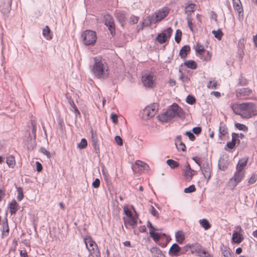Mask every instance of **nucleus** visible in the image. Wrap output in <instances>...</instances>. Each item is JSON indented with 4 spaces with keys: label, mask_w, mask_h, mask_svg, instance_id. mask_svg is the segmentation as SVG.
<instances>
[{
    "label": "nucleus",
    "mask_w": 257,
    "mask_h": 257,
    "mask_svg": "<svg viewBox=\"0 0 257 257\" xmlns=\"http://www.w3.org/2000/svg\"><path fill=\"white\" fill-rule=\"evenodd\" d=\"M233 112L243 118H249L256 115V106L252 102H244L240 104L234 103L231 105Z\"/></svg>",
    "instance_id": "f257e3e1"
},
{
    "label": "nucleus",
    "mask_w": 257,
    "mask_h": 257,
    "mask_svg": "<svg viewBox=\"0 0 257 257\" xmlns=\"http://www.w3.org/2000/svg\"><path fill=\"white\" fill-rule=\"evenodd\" d=\"M94 63L91 67L93 74L98 79H105L109 74V69L107 63L101 57L93 58Z\"/></svg>",
    "instance_id": "f03ea898"
},
{
    "label": "nucleus",
    "mask_w": 257,
    "mask_h": 257,
    "mask_svg": "<svg viewBox=\"0 0 257 257\" xmlns=\"http://www.w3.org/2000/svg\"><path fill=\"white\" fill-rule=\"evenodd\" d=\"M183 115V109L177 103H174L165 112L160 114L158 118L162 122H167L176 116L181 117Z\"/></svg>",
    "instance_id": "7ed1b4c3"
},
{
    "label": "nucleus",
    "mask_w": 257,
    "mask_h": 257,
    "mask_svg": "<svg viewBox=\"0 0 257 257\" xmlns=\"http://www.w3.org/2000/svg\"><path fill=\"white\" fill-rule=\"evenodd\" d=\"M123 210L125 216L123 217L124 224L126 228L131 226L132 228L135 229L137 225L138 222V215L136 211L132 210L127 206H124Z\"/></svg>",
    "instance_id": "20e7f679"
},
{
    "label": "nucleus",
    "mask_w": 257,
    "mask_h": 257,
    "mask_svg": "<svg viewBox=\"0 0 257 257\" xmlns=\"http://www.w3.org/2000/svg\"><path fill=\"white\" fill-rule=\"evenodd\" d=\"M83 240L89 252L88 257H101L98 246L90 236H85L83 238Z\"/></svg>",
    "instance_id": "39448f33"
},
{
    "label": "nucleus",
    "mask_w": 257,
    "mask_h": 257,
    "mask_svg": "<svg viewBox=\"0 0 257 257\" xmlns=\"http://www.w3.org/2000/svg\"><path fill=\"white\" fill-rule=\"evenodd\" d=\"M143 85L148 88H153L156 86L157 76L155 72L149 71L144 73L141 78Z\"/></svg>",
    "instance_id": "423d86ee"
},
{
    "label": "nucleus",
    "mask_w": 257,
    "mask_h": 257,
    "mask_svg": "<svg viewBox=\"0 0 257 257\" xmlns=\"http://www.w3.org/2000/svg\"><path fill=\"white\" fill-rule=\"evenodd\" d=\"M82 37L86 45H94L97 39L95 32L91 30H87L84 32Z\"/></svg>",
    "instance_id": "0eeeda50"
},
{
    "label": "nucleus",
    "mask_w": 257,
    "mask_h": 257,
    "mask_svg": "<svg viewBox=\"0 0 257 257\" xmlns=\"http://www.w3.org/2000/svg\"><path fill=\"white\" fill-rule=\"evenodd\" d=\"M245 172L235 171L233 176L228 181V186L232 189H234L237 184L244 178Z\"/></svg>",
    "instance_id": "6e6552de"
},
{
    "label": "nucleus",
    "mask_w": 257,
    "mask_h": 257,
    "mask_svg": "<svg viewBox=\"0 0 257 257\" xmlns=\"http://www.w3.org/2000/svg\"><path fill=\"white\" fill-rule=\"evenodd\" d=\"M157 111L156 105L155 104H151L143 109L142 117L144 119H148L154 116Z\"/></svg>",
    "instance_id": "1a4fd4ad"
},
{
    "label": "nucleus",
    "mask_w": 257,
    "mask_h": 257,
    "mask_svg": "<svg viewBox=\"0 0 257 257\" xmlns=\"http://www.w3.org/2000/svg\"><path fill=\"white\" fill-rule=\"evenodd\" d=\"M186 247L190 249L192 253H196L200 256H205L206 251L199 243L187 244Z\"/></svg>",
    "instance_id": "9d476101"
},
{
    "label": "nucleus",
    "mask_w": 257,
    "mask_h": 257,
    "mask_svg": "<svg viewBox=\"0 0 257 257\" xmlns=\"http://www.w3.org/2000/svg\"><path fill=\"white\" fill-rule=\"evenodd\" d=\"M172 32V30L171 28L167 29L164 32L159 34L157 37V41L160 43L163 44L165 43L167 40L171 37Z\"/></svg>",
    "instance_id": "9b49d317"
},
{
    "label": "nucleus",
    "mask_w": 257,
    "mask_h": 257,
    "mask_svg": "<svg viewBox=\"0 0 257 257\" xmlns=\"http://www.w3.org/2000/svg\"><path fill=\"white\" fill-rule=\"evenodd\" d=\"M169 13V10L167 8H163L155 13V21L159 22L162 20L164 19Z\"/></svg>",
    "instance_id": "f8f14e48"
},
{
    "label": "nucleus",
    "mask_w": 257,
    "mask_h": 257,
    "mask_svg": "<svg viewBox=\"0 0 257 257\" xmlns=\"http://www.w3.org/2000/svg\"><path fill=\"white\" fill-rule=\"evenodd\" d=\"M196 174L195 171L192 169L189 164H187L183 171V176L187 181H190Z\"/></svg>",
    "instance_id": "ddd939ff"
},
{
    "label": "nucleus",
    "mask_w": 257,
    "mask_h": 257,
    "mask_svg": "<svg viewBox=\"0 0 257 257\" xmlns=\"http://www.w3.org/2000/svg\"><path fill=\"white\" fill-rule=\"evenodd\" d=\"M105 24L108 27L112 36L115 34V26L113 19L109 16L105 17Z\"/></svg>",
    "instance_id": "4468645a"
},
{
    "label": "nucleus",
    "mask_w": 257,
    "mask_h": 257,
    "mask_svg": "<svg viewBox=\"0 0 257 257\" xmlns=\"http://www.w3.org/2000/svg\"><path fill=\"white\" fill-rule=\"evenodd\" d=\"M170 256L174 257L181 254V247L176 243H174L170 247L169 251Z\"/></svg>",
    "instance_id": "2eb2a0df"
},
{
    "label": "nucleus",
    "mask_w": 257,
    "mask_h": 257,
    "mask_svg": "<svg viewBox=\"0 0 257 257\" xmlns=\"http://www.w3.org/2000/svg\"><path fill=\"white\" fill-rule=\"evenodd\" d=\"M201 169L204 177L209 180L211 177L212 172L211 166L209 164H207L205 165H204L202 168H201Z\"/></svg>",
    "instance_id": "dca6fc26"
},
{
    "label": "nucleus",
    "mask_w": 257,
    "mask_h": 257,
    "mask_svg": "<svg viewBox=\"0 0 257 257\" xmlns=\"http://www.w3.org/2000/svg\"><path fill=\"white\" fill-rule=\"evenodd\" d=\"M243 240V236L240 232L235 231L233 232L232 236V242L233 243L239 244Z\"/></svg>",
    "instance_id": "f3484780"
},
{
    "label": "nucleus",
    "mask_w": 257,
    "mask_h": 257,
    "mask_svg": "<svg viewBox=\"0 0 257 257\" xmlns=\"http://www.w3.org/2000/svg\"><path fill=\"white\" fill-rule=\"evenodd\" d=\"M248 159L247 158H242L240 159L236 165V170L240 172H245L244 168L247 165Z\"/></svg>",
    "instance_id": "a211bd4d"
},
{
    "label": "nucleus",
    "mask_w": 257,
    "mask_h": 257,
    "mask_svg": "<svg viewBox=\"0 0 257 257\" xmlns=\"http://www.w3.org/2000/svg\"><path fill=\"white\" fill-rule=\"evenodd\" d=\"M251 93V89L248 88H242L237 91L236 96L238 97H244L249 95Z\"/></svg>",
    "instance_id": "6ab92c4d"
},
{
    "label": "nucleus",
    "mask_w": 257,
    "mask_h": 257,
    "mask_svg": "<svg viewBox=\"0 0 257 257\" xmlns=\"http://www.w3.org/2000/svg\"><path fill=\"white\" fill-rule=\"evenodd\" d=\"M175 145L179 151H185L186 150V146L182 142L181 136H178L176 138Z\"/></svg>",
    "instance_id": "aec40b11"
},
{
    "label": "nucleus",
    "mask_w": 257,
    "mask_h": 257,
    "mask_svg": "<svg viewBox=\"0 0 257 257\" xmlns=\"http://www.w3.org/2000/svg\"><path fill=\"white\" fill-rule=\"evenodd\" d=\"M190 47L189 45H185L180 50L179 56L182 59H185L190 52Z\"/></svg>",
    "instance_id": "412c9836"
},
{
    "label": "nucleus",
    "mask_w": 257,
    "mask_h": 257,
    "mask_svg": "<svg viewBox=\"0 0 257 257\" xmlns=\"http://www.w3.org/2000/svg\"><path fill=\"white\" fill-rule=\"evenodd\" d=\"M196 9V6L195 4L191 3L188 4L185 8V13L187 14L188 16L190 15L195 11Z\"/></svg>",
    "instance_id": "4be33fe9"
},
{
    "label": "nucleus",
    "mask_w": 257,
    "mask_h": 257,
    "mask_svg": "<svg viewBox=\"0 0 257 257\" xmlns=\"http://www.w3.org/2000/svg\"><path fill=\"white\" fill-rule=\"evenodd\" d=\"M176 241L180 244H183L185 239L184 233L181 230L177 231L175 233Z\"/></svg>",
    "instance_id": "5701e85b"
},
{
    "label": "nucleus",
    "mask_w": 257,
    "mask_h": 257,
    "mask_svg": "<svg viewBox=\"0 0 257 257\" xmlns=\"http://www.w3.org/2000/svg\"><path fill=\"white\" fill-rule=\"evenodd\" d=\"M2 238H4L8 236L9 233V227L8 225V222L7 219H6L5 222H4L2 224Z\"/></svg>",
    "instance_id": "b1692460"
},
{
    "label": "nucleus",
    "mask_w": 257,
    "mask_h": 257,
    "mask_svg": "<svg viewBox=\"0 0 257 257\" xmlns=\"http://www.w3.org/2000/svg\"><path fill=\"white\" fill-rule=\"evenodd\" d=\"M19 205L15 200H13L9 204L10 212L11 214H14L18 210Z\"/></svg>",
    "instance_id": "393cba45"
},
{
    "label": "nucleus",
    "mask_w": 257,
    "mask_h": 257,
    "mask_svg": "<svg viewBox=\"0 0 257 257\" xmlns=\"http://www.w3.org/2000/svg\"><path fill=\"white\" fill-rule=\"evenodd\" d=\"M228 133V128L225 124L220 125L219 127V138L220 140L225 136Z\"/></svg>",
    "instance_id": "a878e982"
},
{
    "label": "nucleus",
    "mask_w": 257,
    "mask_h": 257,
    "mask_svg": "<svg viewBox=\"0 0 257 257\" xmlns=\"http://www.w3.org/2000/svg\"><path fill=\"white\" fill-rule=\"evenodd\" d=\"M202 53V55H198V56H199L203 61L208 62L211 60L212 55L208 51H206Z\"/></svg>",
    "instance_id": "bb28decb"
},
{
    "label": "nucleus",
    "mask_w": 257,
    "mask_h": 257,
    "mask_svg": "<svg viewBox=\"0 0 257 257\" xmlns=\"http://www.w3.org/2000/svg\"><path fill=\"white\" fill-rule=\"evenodd\" d=\"M184 65L188 68L191 69H195L197 67V64L196 62L193 60H187L184 62Z\"/></svg>",
    "instance_id": "cd10ccee"
},
{
    "label": "nucleus",
    "mask_w": 257,
    "mask_h": 257,
    "mask_svg": "<svg viewBox=\"0 0 257 257\" xmlns=\"http://www.w3.org/2000/svg\"><path fill=\"white\" fill-rule=\"evenodd\" d=\"M222 253L224 257H234L233 253L228 247H224L223 249L222 250Z\"/></svg>",
    "instance_id": "c85d7f7f"
},
{
    "label": "nucleus",
    "mask_w": 257,
    "mask_h": 257,
    "mask_svg": "<svg viewBox=\"0 0 257 257\" xmlns=\"http://www.w3.org/2000/svg\"><path fill=\"white\" fill-rule=\"evenodd\" d=\"M6 163L8 166L13 168L16 165V161L15 157L11 155L7 158Z\"/></svg>",
    "instance_id": "c756f323"
},
{
    "label": "nucleus",
    "mask_w": 257,
    "mask_h": 257,
    "mask_svg": "<svg viewBox=\"0 0 257 257\" xmlns=\"http://www.w3.org/2000/svg\"><path fill=\"white\" fill-rule=\"evenodd\" d=\"M195 49L196 52V55H202V53L205 52L206 50L204 49V46L200 44L199 43H196Z\"/></svg>",
    "instance_id": "7c9ffc66"
},
{
    "label": "nucleus",
    "mask_w": 257,
    "mask_h": 257,
    "mask_svg": "<svg viewBox=\"0 0 257 257\" xmlns=\"http://www.w3.org/2000/svg\"><path fill=\"white\" fill-rule=\"evenodd\" d=\"M43 35L47 40H51L52 38L50 33V29L48 26H46L43 30Z\"/></svg>",
    "instance_id": "2f4dec72"
},
{
    "label": "nucleus",
    "mask_w": 257,
    "mask_h": 257,
    "mask_svg": "<svg viewBox=\"0 0 257 257\" xmlns=\"http://www.w3.org/2000/svg\"><path fill=\"white\" fill-rule=\"evenodd\" d=\"M199 223L205 230H208L211 227V224L206 219H200Z\"/></svg>",
    "instance_id": "473e14b6"
},
{
    "label": "nucleus",
    "mask_w": 257,
    "mask_h": 257,
    "mask_svg": "<svg viewBox=\"0 0 257 257\" xmlns=\"http://www.w3.org/2000/svg\"><path fill=\"white\" fill-rule=\"evenodd\" d=\"M155 230H154L153 229H151L150 230L149 233L150 236L153 238L154 241H158L160 239L162 234L157 232H155Z\"/></svg>",
    "instance_id": "72a5a7b5"
},
{
    "label": "nucleus",
    "mask_w": 257,
    "mask_h": 257,
    "mask_svg": "<svg viewBox=\"0 0 257 257\" xmlns=\"http://www.w3.org/2000/svg\"><path fill=\"white\" fill-rule=\"evenodd\" d=\"M136 165L138 167L142 168L144 171H148L149 169V166L148 165L141 160L136 161Z\"/></svg>",
    "instance_id": "f704fd0d"
},
{
    "label": "nucleus",
    "mask_w": 257,
    "mask_h": 257,
    "mask_svg": "<svg viewBox=\"0 0 257 257\" xmlns=\"http://www.w3.org/2000/svg\"><path fill=\"white\" fill-rule=\"evenodd\" d=\"M233 8L239 13L242 10L241 3L240 0H232Z\"/></svg>",
    "instance_id": "c9c22d12"
},
{
    "label": "nucleus",
    "mask_w": 257,
    "mask_h": 257,
    "mask_svg": "<svg viewBox=\"0 0 257 257\" xmlns=\"http://www.w3.org/2000/svg\"><path fill=\"white\" fill-rule=\"evenodd\" d=\"M167 164L172 168L175 169L179 167V164L176 161L169 159L167 161Z\"/></svg>",
    "instance_id": "e433bc0d"
},
{
    "label": "nucleus",
    "mask_w": 257,
    "mask_h": 257,
    "mask_svg": "<svg viewBox=\"0 0 257 257\" xmlns=\"http://www.w3.org/2000/svg\"><path fill=\"white\" fill-rule=\"evenodd\" d=\"M91 139L93 143V145L95 147L97 145L98 143V138L97 134L96 132H94L93 130H91Z\"/></svg>",
    "instance_id": "4c0bfd02"
},
{
    "label": "nucleus",
    "mask_w": 257,
    "mask_h": 257,
    "mask_svg": "<svg viewBox=\"0 0 257 257\" xmlns=\"http://www.w3.org/2000/svg\"><path fill=\"white\" fill-rule=\"evenodd\" d=\"M18 195L17 199L18 201H21L24 197L23 190L22 187H19L17 189Z\"/></svg>",
    "instance_id": "58836bf2"
},
{
    "label": "nucleus",
    "mask_w": 257,
    "mask_h": 257,
    "mask_svg": "<svg viewBox=\"0 0 257 257\" xmlns=\"http://www.w3.org/2000/svg\"><path fill=\"white\" fill-rule=\"evenodd\" d=\"M116 17L117 20L121 23L124 22L125 21V15L123 13L117 12L116 14Z\"/></svg>",
    "instance_id": "ea45409f"
},
{
    "label": "nucleus",
    "mask_w": 257,
    "mask_h": 257,
    "mask_svg": "<svg viewBox=\"0 0 257 257\" xmlns=\"http://www.w3.org/2000/svg\"><path fill=\"white\" fill-rule=\"evenodd\" d=\"M212 33L214 35V37L218 40H220L221 39L223 36V33L220 30H218L217 31L213 30Z\"/></svg>",
    "instance_id": "a19ab883"
},
{
    "label": "nucleus",
    "mask_w": 257,
    "mask_h": 257,
    "mask_svg": "<svg viewBox=\"0 0 257 257\" xmlns=\"http://www.w3.org/2000/svg\"><path fill=\"white\" fill-rule=\"evenodd\" d=\"M235 126L238 130L240 131L246 132L248 130L247 127L243 124L236 123L235 124Z\"/></svg>",
    "instance_id": "79ce46f5"
},
{
    "label": "nucleus",
    "mask_w": 257,
    "mask_h": 257,
    "mask_svg": "<svg viewBox=\"0 0 257 257\" xmlns=\"http://www.w3.org/2000/svg\"><path fill=\"white\" fill-rule=\"evenodd\" d=\"M87 146V142L85 139H82L80 143L78 145V147L80 149H85Z\"/></svg>",
    "instance_id": "37998d69"
},
{
    "label": "nucleus",
    "mask_w": 257,
    "mask_h": 257,
    "mask_svg": "<svg viewBox=\"0 0 257 257\" xmlns=\"http://www.w3.org/2000/svg\"><path fill=\"white\" fill-rule=\"evenodd\" d=\"M182 37V32L180 30H177L176 32L175 39L177 43H179L181 40Z\"/></svg>",
    "instance_id": "c03bdc74"
},
{
    "label": "nucleus",
    "mask_w": 257,
    "mask_h": 257,
    "mask_svg": "<svg viewBox=\"0 0 257 257\" xmlns=\"http://www.w3.org/2000/svg\"><path fill=\"white\" fill-rule=\"evenodd\" d=\"M186 102L188 104H193L196 102V99L193 96L189 95L186 98Z\"/></svg>",
    "instance_id": "a18cd8bd"
},
{
    "label": "nucleus",
    "mask_w": 257,
    "mask_h": 257,
    "mask_svg": "<svg viewBox=\"0 0 257 257\" xmlns=\"http://www.w3.org/2000/svg\"><path fill=\"white\" fill-rule=\"evenodd\" d=\"M217 83L214 81H209L207 87L210 89H216L217 87Z\"/></svg>",
    "instance_id": "49530a36"
},
{
    "label": "nucleus",
    "mask_w": 257,
    "mask_h": 257,
    "mask_svg": "<svg viewBox=\"0 0 257 257\" xmlns=\"http://www.w3.org/2000/svg\"><path fill=\"white\" fill-rule=\"evenodd\" d=\"M196 191L195 187L194 185H190L187 188H185L184 191L186 193L194 192Z\"/></svg>",
    "instance_id": "de8ad7c7"
},
{
    "label": "nucleus",
    "mask_w": 257,
    "mask_h": 257,
    "mask_svg": "<svg viewBox=\"0 0 257 257\" xmlns=\"http://www.w3.org/2000/svg\"><path fill=\"white\" fill-rule=\"evenodd\" d=\"M187 24L188 26L189 27L190 30L191 32H193V23H192V19L190 16H187Z\"/></svg>",
    "instance_id": "09e8293b"
},
{
    "label": "nucleus",
    "mask_w": 257,
    "mask_h": 257,
    "mask_svg": "<svg viewBox=\"0 0 257 257\" xmlns=\"http://www.w3.org/2000/svg\"><path fill=\"white\" fill-rule=\"evenodd\" d=\"M256 180L257 175L256 174H252L248 179V183L249 185L253 184L256 182Z\"/></svg>",
    "instance_id": "8fccbe9b"
},
{
    "label": "nucleus",
    "mask_w": 257,
    "mask_h": 257,
    "mask_svg": "<svg viewBox=\"0 0 257 257\" xmlns=\"http://www.w3.org/2000/svg\"><path fill=\"white\" fill-rule=\"evenodd\" d=\"M151 251L152 253H156L158 255L162 253L161 250L157 247H153L151 249Z\"/></svg>",
    "instance_id": "3c124183"
},
{
    "label": "nucleus",
    "mask_w": 257,
    "mask_h": 257,
    "mask_svg": "<svg viewBox=\"0 0 257 257\" xmlns=\"http://www.w3.org/2000/svg\"><path fill=\"white\" fill-rule=\"evenodd\" d=\"M92 185L95 188H98L100 186L99 179L98 178L95 179V180L93 182Z\"/></svg>",
    "instance_id": "603ef678"
},
{
    "label": "nucleus",
    "mask_w": 257,
    "mask_h": 257,
    "mask_svg": "<svg viewBox=\"0 0 257 257\" xmlns=\"http://www.w3.org/2000/svg\"><path fill=\"white\" fill-rule=\"evenodd\" d=\"M41 152L46 155L48 158L51 157L50 153L46 149L42 148L41 149Z\"/></svg>",
    "instance_id": "864d4df0"
},
{
    "label": "nucleus",
    "mask_w": 257,
    "mask_h": 257,
    "mask_svg": "<svg viewBox=\"0 0 257 257\" xmlns=\"http://www.w3.org/2000/svg\"><path fill=\"white\" fill-rule=\"evenodd\" d=\"M70 104L71 106L72 107V108L74 109V112H75V113L77 114H80V112H79L78 108H77L76 105L75 104L74 101H72L71 102H70Z\"/></svg>",
    "instance_id": "5fc2aeb1"
},
{
    "label": "nucleus",
    "mask_w": 257,
    "mask_h": 257,
    "mask_svg": "<svg viewBox=\"0 0 257 257\" xmlns=\"http://www.w3.org/2000/svg\"><path fill=\"white\" fill-rule=\"evenodd\" d=\"M115 141L116 143L119 145V146H122V140L121 138L119 136H115L114 138Z\"/></svg>",
    "instance_id": "6e6d98bb"
},
{
    "label": "nucleus",
    "mask_w": 257,
    "mask_h": 257,
    "mask_svg": "<svg viewBox=\"0 0 257 257\" xmlns=\"http://www.w3.org/2000/svg\"><path fill=\"white\" fill-rule=\"evenodd\" d=\"M150 212L153 216L155 217H158V212L156 210V209L153 206H151Z\"/></svg>",
    "instance_id": "4d7b16f0"
},
{
    "label": "nucleus",
    "mask_w": 257,
    "mask_h": 257,
    "mask_svg": "<svg viewBox=\"0 0 257 257\" xmlns=\"http://www.w3.org/2000/svg\"><path fill=\"white\" fill-rule=\"evenodd\" d=\"M152 18L150 17H147L144 22V24L145 26H149L151 24Z\"/></svg>",
    "instance_id": "13d9d810"
},
{
    "label": "nucleus",
    "mask_w": 257,
    "mask_h": 257,
    "mask_svg": "<svg viewBox=\"0 0 257 257\" xmlns=\"http://www.w3.org/2000/svg\"><path fill=\"white\" fill-rule=\"evenodd\" d=\"M185 135L188 136L189 139L192 141H194L195 139L194 135L190 132H186Z\"/></svg>",
    "instance_id": "bf43d9fd"
},
{
    "label": "nucleus",
    "mask_w": 257,
    "mask_h": 257,
    "mask_svg": "<svg viewBox=\"0 0 257 257\" xmlns=\"http://www.w3.org/2000/svg\"><path fill=\"white\" fill-rule=\"evenodd\" d=\"M110 117L113 123H116L117 122V116L116 114L112 113L111 114Z\"/></svg>",
    "instance_id": "052dcab7"
},
{
    "label": "nucleus",
    "mask_w": 257,
    "mask_h": 257,
    "mask_svg": "<svg viewBox=\"0 0 257 257\" xmlns=\"http://www.w3.org/2000/svg\"><path fill=\"white\" fill-rule=\"evenodd\" d=\"M139 18L138 17L133 16L131 17V22L133 24H137L138 22Z\"/></svg>",
    "instance_id": "680f3d73"
},
{
    "label": "nucleus",
    "mask_w": 257,
    "mask_h": 257,
    "mask_svg": "<svg viewBox=\"0 0 257 257\" xmlns=\"http://www.w3.org/2000/svg\"><path fill=\"white\" fill-rule=\"evenodd\" d=\"M146 226L143 225L140 227L139 231H138L137 230H134V233L135 234H139V232H143L146 231Z\"/></svg>",
    "instance_id": "e2e57ef3"
},
{
    "label": "nucleus",
    "mask_w": 257,
    "mask_h": 257,
    "mask_svg": "<svg viewBox=\"0 0 257 257\" xmlns=\"http://www.w3.org/2000/svg\"><path fill=\"white\" fill-rule=\"evenodd\" d=\"M36 169L38 172H41L43 169V167L41 164L39 162H36Z\"/></svg>",
    "instance_id": "0e129e2a"
},
{
    "label": "nucleus",
    "mask_w": 257,
    "mask_h": 257,
    "mask_svg": "<svg viewBox=\"0 0 257 257\" xmlns=\"http://www.w3.org/2000/svg\"><path fill=\"white\" fill-rule=\"evenodd\" d=\"M193 132L195 134L198 135L201 132V128L200 127H195L193 128Z\"/></svg>",
    "instance_id": "69168bd1"
},
{
    "label": "nucleus",
    "mask_w": 257,
    "mask_h": 257,
    "mask_svg": "<svg viewBox=\"0 0 257 257\" xmlns=\"http://www.w3.org/2000/svg\"><path fill=\"white\" fill-rule=\"evenodd\" d=\"M20 254L21 257H29L26 249L21 250Z\"/></svg>",
    "instance_id": "338daca9"
},
{
    "label": "nucleus",
    "mask_w": 257,
    "mask_h": 257,
    "mask_svg": "<svg viewBox=\"0 0 257 257\" xmlns=\"http://www.w3.org/2000/svg\"><path fill=\"white\" fill-rule=\"evenodd\" d=\"M237 137H238V135L237 134L233 133L232 134V140L231 142H232L235 145H236V139Z\"/></svg>",
    "instance_id": "774afa93"
}]
</instances>
